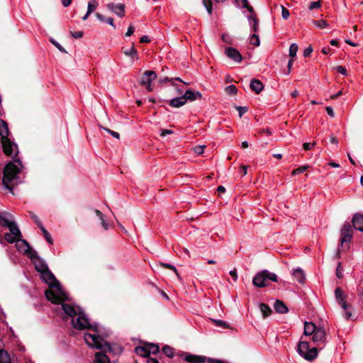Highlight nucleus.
I'll use <instances>...</instances> for the list:
<instances>
[{
  "instance_id": "1",
  "label": "nucleus",
  "mask_w": 363,
  "mask_h": 363,
  "mask_svg": "<svg viewBox=\"0 0 363 363\" xmlns=\"http://www.w3.org/2000/svg\"><path fill=\"white\" fill-rule=\"evenodd\" d=\"M72 325L76 330H91L94 333H86L84 339L86 343L91 348H104V339L99 335L100 330L97 324L91 325L86 315L82 312L77 318L72 319Z\"/></svg>"
},
{
  "instance_id": "2",
  "label": "nucleus",
  "mask_w": 363,
  "mask_h": 363,
  "mask_svg": "<svg viewBox=\"0 0 363 363\" xmlns=\"http://www.w3.org/2000/svg\"><path fill=\"white\" fill-rule=\"evenodd\" d=\"M41 278L49 285L50 287H55L57 289V292L52 289L47 290L45 291V296L47 299L55 303L63 302L65 300V294L60 289V282L55 279V276L49 269L41 273Z\"/></svg>"
},
{
  "instance_id": "3",
  "label": "nucleus",
  "mask_w": 363,
  "mask_h": 363,
  "mask_svg": "<svg viewBox=\"0 0 363 363\" xmlns=\"http://www.w3.org/2000/svg\"><path fill=\"white\" fill-rule=\"evenodd\" d=\"M21 168L22 164L18 159L9 162L4 167L2 182L4 186L11 191H12L14 183L16 184V181Z\"/></svg>"
},
{
  "instance_id": "4",
  "label": "nucleus",
  "mask_w": 363,
  "mask_h": 363,
  "mask_svg": "<svg viewBox=\"0 0 363 363\" xmlns=\"http://www.w3.org/2000/svg\"><path fill=\"white\" fill-rule=\"evenodd\" d=\"M9 130L7 123L0 118V135L4 152L7 156L11 157H16L18 155L17 145L13 143L9 138Z\"/></svg>"
},
{
  "instance_id": "5",
  "label": "nucleus",
  "mask_w": 363,
  "mask_h": 363,
  "mask_svg": "<svg viewBox=\"0 0 363 363\" xmlns=\"http://www.w3.org/2000/svg\"><path fill=\"white\" fill-rule=\"evenodd\" d=\"M270 281L277 282V274L268 270H262L255 274L252 283L256 287L262 288L268 286Z\"/></svg>"
},
{
  "instance_id": "6",
  "label": "nucleus",
  "mask_w": 363,
  "mask_h": 363,
  "mask_svg": "<svg viewBox=\"0 0 363 363\" xmlns=\"http://www.w3.org/2000/svg\"><path fill=\"white\" fill-rule=\"evenodd\" d=\"M104 348L101 349L102 352H96L95 360L94 363H111L108 357L104 354L105 352H113L115 354L121 353L122 348L121 347H113L111 344L104 340Z\"/></svg>"
},
{
  "instance_id": "7",
  "label": "nucleus",
  "mask_w": 363,
  "mask_h": 363,
  "mask_svg": "<svg viewBox=\"0 0 363 363\" xmlns=\"http://www.w3.org/2000/svg\"><path fill=\"white\" fill-rule=\"evenodd\" d=\"M298 352L305 359L311 361L314 359L318 354L316 347L309 348V344L306 341H301L298 345Z\"/></svg>"
},
{
  "instance_id": "8",
  "label": "nucleus",
  "mask_w": 363,
  "mask_h": 363,
  "mask_svg": "<svg viewBox=\"0 0 363 363\" xmlns=\"http://www.w3.org/2000/svg\"><path fill=\"white\" fill-rule=\"evenodd\" d=\"M340 233V247L344 250H347L349 249L348 243L351 242L352 238L351 225L349 223H345L341 228Z\"/></svg>"
},
{
  "instance_id": "9",
  "label": "nucleus",
  "mask_w": 363,
  "mask_h": 363,
  "mask_svg": "<svg viewBox=\"0 0 363 363\" xmlns=\"http://www.w3.org/2000/svg\"><path fill=\"white\" fill-rule=\"evenodd\" d=\"M4 238L5 240L9 243L18 242L16 244L18 250L19 251L23 252L25 254H28L29 250H30V247L28 245V243L26 240H21V238H18L9 233H6Z\"/></svg>"
},
{
  "instance_id": "10",
  "label": "nucleus",
  "mask_w": 363,
  "mask_h": 363,
  "mask_svg": "<svg viewBox=\"0 0 363 363\" xmlns=\"http://www.w3.org/2000/svg\"><path fill=\"white\" fill-rule=\"evenodd\" d=\"M61 309L63 311L65 315L68 317L74 319L75 316H77L80 313H82V310L79 307L75 308L72 305L64 303L61 304Z\"/></svg>"
},
{
  "instance_id": "11",
  "label": "nucleus",
  "mask_w": 363,
  "mask_h": 363,
  "mask_svg": "<svg viewBox=\"0 0 363 363\" xmlns=\"http://www.w3.org/2000/svg\"><path fill=\"white\" fill-rule=\"evenodd\" d=\"M312 340L317 345L323 344L326 342L325 330L323 328H318V330L313 335Z\"/></svg>"
},
{
  "instance_id": "12",
  "label": "nucleus",
  "mask_w": 363,
  "mask_h": 363,
  "mask_svg": "<svg viewBox=\"0 0 363 363\" xmlns=\"http://www.w3.org/2000/svg\"><path fill=\"white\" fill-rule=\"evenodd\" d=\"M225 54L228 57L236 62H241L242 57L239 51L233 48L228 47L225 50Z\"/></svg>"
},
{
  "instance_id": "13",
  "label": "nucleus",
  "mask_w": 363,
  "mask_h": 363,
  "mask_svg": "<svg viewBox=\"0 0 363 363\" xmlns=\"http://www.w3.org/2000/svg\"><path fill=\"white\" fill-rule=\"evenodd\" d=\"M335 296L338 303L342 306V308L344 310L347 311L349 306L347 304L345 301L346 296L340 287L336 288L335 291Z\"/></svg>"
},
{
  "instance_id": "14",
  "label": "nucleus",
  "mask_w": 363,
  "mask_h": 363,
  "mask_svg": "<svg viewBox=\"0 0 363 363\" xmlns=\"http://www.w3.org/2000/svg\"><path fill=\"white\" fill-rule=\"evenodd\" d=\"M106 7L114 12L118 16L123 17L125 13V5L123 4H114L113 3L106 5Z\"/></svg>"
},
{
  "instance_id": "15",
  "label": "nucleus",
  "mask_w": 363,
  "mask_h": 363,
  "mask_svg": "<svg viewBox=\"0 0 363 363\" xmlns=\"http://www.w3.org/2000/svg\"><path fill=\"white\" fill-rule=\"evenodd\" d=\"M157 77L155 72L152 70L145 71L140 79V84L146 85V84H150L152 81L155 80Z\"/></svg>"
},
{
  "instance_id": "16",
  "label": "nucleus",
  "mask_w": 363,
  "mask_h": 363,
  "mask_svg": "<svg viewBox=\"0 0 363 363\" xmlns=\"http://www.w3.org/2000/svg\"><path fill=\"white\" fill-rule=\"evenodd\" d=\"M183 96L186 103L188 101H194L197 99H201L202 94L199 91H194L191 89H188L184 93Z\"/></svg>"
},
{
  "instance_id": "17",
  "label": "nucleus",
  "mask_w": 363,
  "mask_h": 363,
  "mask_svg": "<svg viewBox=\"0 0 363 363\" xmlns=\"http://www.w3.org/2000/svg\"><path fill=\"white\" fill-rule=\"evenodd\" d=\"M353 227L361 232H363V215L355 213L352 218Z\"/></svg>"
},
{
  "instance_id": "18",
  "label": "nucleus",
  "mask_w": 363,
  "mask_h": 363,
  "mask_svg": "<svg viewBox=\"0 0 363 363\" xmlns=\"http://www.w3.org/2000/svg\"><path fill=\"white\" fill-rule=\"evenodd\" d=\"M184 359L186 362L190 363H203L206 362V358L203 356L187 354L184 357Z\"/></svg>"
},
{
  "instance_id": "19",
  "label": "nucleus",
  "mask_w": 363,
  "mask_h": 363,
  "mask_svg": "<svg viewBox=\"0 0 363 363\" xmlns=\"http://www.w3.org/2000/svg\"><path fill=\"white\" fill-rule=\"evenodd\" d=\"M34 265L35 269L40 274L48 269L47 264L39 257H36L34 260Z\"/></svg>"
},
{
  "instance_id": "20",
  "label": "nucleus",
  "mask_w": 363,
  "mask_h": 363,
  "mask_svg": "<svg viewBox=\"0 0 363 363\" xmlns=\"http://www.w3.org/2000/svg\"><path fill=\"white\" fill-rule=\"evenodd\" d=\"M252 90H253L256 94H259L264 88V86L261 81L259 79H252L250 85Z\"/></svg>"
},
{
  "instance_id": "21",
  "label": "nucleus",
  "mask_w": 363,
  "mask_h": 363,
  "mask_svg": "<svg viewBox=\"0 0 363 363\" xmlns=\"http://www.w3.org/2000/svg\"><path fill=\"white\" fill-rule=\"evenodd\" d=\"M169 104L172 107L179 108V107L184 106V104H186V101L184 100L183 95H182L181 96L176 97V98L171 99L169 101Z\"/></svg>"
},
{
  "instance_id": "22",
  "label": "nucleus",
  "mask_w": 363,
  "mask_h": 363,
  "mask_svg": "<svg viewBox=\"0 0 363 363\" xmlns=\"http://www.w3.org/2000/svg\"><path fill=\"white\" fill-rule=\"evenodd\" d=\"M11 215L8 213H0V225L2 227L8 228L13 221H11L9 218Z\"/></svg>"
},
{
  "instance_id": "23",
  "label": "nucleus",
  "mask_w": 363,
  "mask_h": 363,
  "mask_svg": "<svg viewBox=\"0 0 363 363\" xmlns=\"http://www.w3.org/2000/svg\"><path fill=\"white\" fill-rule=\"evenodd\" d=\"M318 330V328L315 326V325L311 322L305 323L304 325V334L306 335H313L314 333Z\"/></svg>"
},
{
  "instance_id": "24",
  "label": "nucleus",
  "mask_w": 363,
  "mask_h": 363,
  "mask_svg": "<svg viewBox=\"0 0 363 363\" xmlns=\"http://www.w3.org/2000/svg\"><path fill=\"white\" fill-rule=\"evenodd\" d=\"M274 310L279 313H286L288 312V308L281 301H276L274 304Z\"/></svg>"
},
{
  "instance_id": "25",
  "label": "nucleus",
  "mask_w": 363,
  "mask_h": 363,
  "mask_svg": "<svg viewBox=\"0 0 363 363\" xmlns=\"http://www.w3.org/2000/svg\"><path fill=\"white\" fill-rule=\"evenodd\" d=\"M247 19L254 33H257L259 28V21L256 16H249Z\"/></svg>"
},
{
  "instance_id": "26",
  "label": "nucleus",
  "mask_w": 363,
  "mask_h": 363,
  "mask_svg": "<svg viewBox=\"0 0 363 363\" xmlns=\"http://www.w3.org/2000/svg\"><path fill=\"white\" fill-rule=\"evenodd\" d=\"M293 276L300 283L303 284L305 280V275L303 270L300 268H297L294 270Z\"/></svg>"
},
{
  "instance_id": "27",
  "label": "nucleus",
  "mask_w": 363,
  "mask_h": 363,
  "mask_svg": "<svg viewBox=\"0 0 363 363\" xmlns=\"http://www.w3.org/2000/svg\"><path fill=\"white\" fill-rule=\"evenodd\" d=\"M135 353L143 357H147L149 356L147 347L145 346H138L135 348Z\"/></svg>"
},
{
  "instance_id": "28",
  "label": "nucleus",
  "mask_w": 363,
  "mask_h": 363,
  "mask_svg": "<svg viewBox=\"0 0 363 363\" xmlns=\"http://www.w3.org/2000/svg\"><path fill=\"white\" fill-rule=\"evenodd\" d=\"M123 53L126 55V56H129L133 60H138V51L135 48L134 45H133L131 46V48H130L129 49H127V50H125L123 51Z\"/></svg>"
},
{
  "instance_id": "29",
  "label": "nucleus",
  "mask_w": 363,
  "mask_h": 363,
  "mask_svg": "<svg viewBox=\"0 0 363 363\" xmlns=\"http://www.w3.org/2000/svg\"><path fill=\"white\" fill-rule=\"evenodd\" d=\"M9 231L11 234L14 235L18 238L21 237V231L18 227L16 225L15 222H13L9 227Z\"/></svg>"
},
{
  "instance_id": "30",
  "label": "nucleus",
  "mask_w": 363,
  "mask_h": 363,
  "mask_svg": "<svg viewBox=\"0 0 363 363\" xmlns=\"http://www.w3.org/2000/svg\"><path fill=\"white\" fill-rule=\"evenodd\" d=\"M11 359L8 352L5 350H0V363H10Z\"/></svg>"
},
{
  "instance_id": "31",
  "label": "nucleus",
  "mask_w": 363,
  "mask_h": 363,
  "mask_svg": "<svg viewBox=\"0 0 363 363\" xmlns=\"http://www.w3.org/2000/svg\"><path fill=\"white\" fill-rule=\"evenodd\" d=\"M259 310L264 318L269 316L272 313V309L265 303H261L259 305Z\"/></svg>"
},
{
  "instance_id": "32",
  "label": "nucleus",
  "mask_w": 363,
  "mask_h": 363,
  "mask_svg": "<svg viewBox=\"0 0 363 363\" xmlns=\"http://www.w3.org/2000/svg\"><path fill=\"white\" fill-rule=\"evenodd\" d=\"M98 5H99V4L96 0L89 1L88 3V6H87L88 13H93L95 11V9L97 8Z\"/></svg>"
},
{
  "instance_id": "33",
  "label": "nucleus",
  "mask_w": 363,
  "mask_h": 363,
  "mask_svg": "<svg viewBox=\"0 0 363 363\" xmlns=\"http://www.w3.org/2000/svg\"><path fill=\"white\" fill-rule=\"evenodd\" d=\"M149 355L150 354H155L159 352L160 347L157 345L148 344L147 345Z\"/></svg>"
},
{
  "instance_id": "34",
  "label": "nucleus",
  "mask_w": 363,
  "mask_h": 363,
  "mask_svg": "<svg viewBox=\"0 0 363 363\" xmlns=\"http://www.w3.org/2000/svg\"><path fill=\"white\" fill-rule=\"evenodd\" d=\"M313 24L315 25V26H317L318 28H327L328 26V23L325 20H313L312 21Z\"/></svg>"
},
{
  "instance_id": "35",
  "label": "nucleus",
  "mask_w": 363,
  "mask_h": 363,
  "mask_svg": "<svg viewBox=\"0 0 363 363\" xmlns=\"http://www.w3.org/2000/svg\"><path fill=\"white\" fill-rule=\"evenodd\" d=\"M162 352L167 355L168 357H174V351L173 348L169 346L165 345L162 347Z\"/></svg>"
},
{
  "instance_id": "36",
  "label": "nucleus",
  "mask_w": 363,
  "mask_h": 363,
  "mask_svg": "<svg viewBox=\"0 0 363 363\" xmlns=\"http://www.w3.org/2000/svg\"><path fill=\"white\" fill-rule=\"evenodd\" d=\"M298 47L296 43H293L290 45L289 48V56L291 58H294L296 55V52L298 51Z\"/></svg>"
},
{
  "instance_id": "37",
  "label": "nucleus",
  "mask_w": 363,
  "mask_h": 363,
  "mask_svg": "<svg viewBox=\"0 0 363 363\" xmlns=\"http://www.w3.org/2000/svg\"><path fill=\"white\" fill-rule=\"evenodd\" d=\"M40 229L41 230V231L43 232V236L45 238V239L50 243V244H52V238H51V235L48 232V230L44 228V226L43 225L42 227L40 228Z\"/></svg>"
},
{
  "instance_id": "38",
  "label": "nucleus",
  "mask_w": 363,
  "mask_h": 363,
  "mask_svg": "<svg viewBox=\"0 0 363 363\" xmlns=\"http://www.w3.org/2000/svg\"><path fill=\"white\" fill-rule=\"evenodd\" d=\"M250 44L253 45H255V46H259L260 43H259V36L255 33H253L251 37H250Z\"/></svg>"
},
{
  "instance_id": "39",
  "label": "nucleus",
  "mask_w": 363,
  "mask_h": 363,
  "mask_svg": "<svg viewBox=\"0 0 363 363\" xmlns=\"http://www.w3.org/2000/svg\"><path fill=\"white\" fill-rule=\"evenodd\" d=\"M308 167H309L308 165L301 166V167H298L297 169H295L294 170H293L292 175H296V174H301V173L304 172Z\"/></svg>"
},
{
  "instance_id": "40",
  "label": "nucleus",
  "mask_w": 363,
  "mask_h": 363,
  "mask_svg": "<svg viewBox=\"0 0 363 363\" xmlns=\"http://www.w3.org/2000/svg\"><path fill=\"white\" fill-rule=\"evenodd\" d=\"M159 264L160 266L163 267L164 268H167V269L172 270L179 277V273L174 266H173L170 264H168V263H164V262H160Z\"/></svg>"
},
{
  "instance_id": "41",
  "label": "nucleus",
  "mask_w": 363,
  "mask_h": 363,
  "mask_svg": "<svg viewBox=\"0 0 363 363\" xmlns=\"http://www.w3.org/2000/svg\"><path fill=\"white\" fill-rule=\"evenodd\" d=\"M225 91L229 95H235L237 94L238 89L235 85H229L225 88Z\"/></svg>"
},
{
  "instance_id": "42",
  "label": "nucleus",
  "mask_w": 363,
  "mask_h": 363,
  "mask_svg": "<svg viewBox=\"0 0 363 363\" xmlns=\"http://www.w3.org/2000/svg\"><path fill=\"white\" fill-rule=\"evenodd\" d=\"M203 4L206 7L208 13L211 14L212 13V2L211 0H203Z\"/></svg>"
},
{
  "instance_id": "43",
  "label": "nucleus",
  "mask_w": 363,
  "mask_h": 363,
  "mask_svg": "<svg viewBox=\"0 0 363 363\" xmlns=\"http://www.w3.org/2000/svg\"><path fill=\"white\" fill-rule=\"evenodd\" d=\"M29 213H30V218L34 220V222L36 223V225L38 226V228H40V227H42L43 224L40 222L38 217L33 212H30Z\"/></svg>"
},
{
  "instance_id": "44",
  "label": "nucleus",
  "mask_w": 363,
  "mask_h": 363,
  "mask_svg": "<svg viewBox=\"0 0 363 363\" xmlns=\"http://www.w3.org/2000/svg\"><path fill=\"white\" fill-rule=\"evenodd\" d=\"M205 145H196L193 148L194 152L197 155H201L203 152Z\"/></svg>"
},
{
  "instance_id": "45",
  "label": "nucleus",
  "mask_w": 363,
  "mask_h": 363,
  "mask_svg": "<svg viewBox=\"0 0 363 363\" xmlns=\"http://www.w3.org/2000/svg\"><path fill=\"white\" fill-rule=\"evenodd\" d=\"M213 322L215 323L216 325L223 327V328H228V325L220 320H213Z\"/></svg>"
},
{
  "instance_id": "46",
  "label": "nucleus",
  "mask_w": 363,
  "mask_h": 363,
  "mask_svg": "<svg viewBox=\"0 0 363 363\" xmlns=\"http://www.w3.org/2000/svg\"><path fill=\"white\" fill-rule=\"evenodd\" d=\"M290 13L287 9L281 6V16L284 19L286 20L289 18Z\"/></svg>"
},
{
  "instance_id": "47",
  "label": "nucleus",
  "mask_w": 363,
  "mask_h": 363,
  "mask_svg": "<svg viewBox=\"0 0 363 363\" xmlns=\"http://www.w3.org/2000/svg\"><path fill=\"white\" fill-rule=\"evenodd\" d=\"M358 294L359 296L363 299V277L359 280L358 286Z\"/></svg>"
},
{
  "instance_id": "48",
  "label": "nucleus",
  "mask_w": 363,
  "mask_h": 363,
  "mask_svg": "<svg viewBox=\"0 0 363 363\" xmlns=\"http://www.w3.org/2000/svg\"><path fill=\"white\" fill-rule=\"evenodd\" d=\"M101 128H103L104 130H106L107 133H108L109 134H111L113 137L117 138V139H119L120 138V134L118 133V132H115V131H113L108 128H104V127H101Z\"/></svg>"
},
{
  "instance_id": "49",
  "label": "nucleus",
  "mask_w": 363,
  "mask_h": 363,
  "mask_svg": "<svg viewBox=\"0 0 363 363\" xmlns=\"http://www.w3.org/2000/svg\"><path fill=\"white\" fill-rule=\"evenodd\" d=\"M321 6L320 2L319 1H313L311 2L308 6L309 10H313L314 9H318Z\"/></svg>"
},
{
  "instance_id": "50",
  "label": "nucleus",
  "mask_w": 363,
  "mask_h": 363,
  "mask_svg": "<svg viewBox=\"0 0 363 363\" xmlns=\"http://www.w3.org/2000/svg\"><path fill=\"white\" fill-rule=\"evenodd\" d=\"M50 42L54 45L60 52H66V50L64 49L60 43H58L56 40L51 39Z\"/></svg>"
},
{
  "instance_id": "51",
  "label": "nucleus",
  "mask_w": 363,
  "mask_h": 363,
  "mask_svg": "<svg viewBox=\"0 0 363 363\" xmlns=\"http://www.w3.org/2000/svg\"><path fill=\"white\" fill-rule=\"evenodd\" d=\"M315 145H316L315 142H313L312 143H303V149L305 150H309L312 149Z\"/></svg>"
},
{
  "instance_id": "52",
  "label": "nucleus",
  "mask_w": 363,
  "mask_h": 363,
  "mask_svg": "<svg viewBox=\"0 0 363 363\" xmlns=\"http://www.w3.org/2000/svg\"><path fill=\"white\" fill-rule=\"evenodd\" d=\"M237 110L239 112V116L241 117L247 111V108L244 106H238Z\"/></svg>"
},
{
  "instance_id": "53",
  "label": "nucleus",
  "mask_w": 363,
  "mask_h": 363,
  "mask_svg": "<svg viewBox=\"0 0 363 363\" xmlns=\"http://www.w3.org/2000/svg\"><path fill=\"white\" fill-rule=\"evenodd\" d=\"M72 36L74 38H80L83 36V31H77V32H70Z\"/></svg>"
},
{
  "instance_id": "54",
  "label": "nucleus",
  "mask_w": 363,
  "mask_h": 363,
  "mask_svg": "<svg viewBox=\"0 0 363 363\" xmlns=\"http://www.w3.org/2000/svg\"><path fill=\"white\" fill-rule=\"evenodd\" d=\"M134 31H135V28H134V26L130 25V26L128 27V30H127V32H126V33H125V35H126V36H130L131 35H133V34Z\"/></svg>"
},
{
  "instance_id": "55",
  "label": "nucleus",
  "mask_w": 363,
  "mask_h": 363,
  "mask_svg": "<svg viewBox=\"0 0 363 363\" xmlns=\"http://www.w3.org/2000/svg\"><path fill=\"white\" fill-rule=\"evenodd\" d=\"M313 52V49L311 46L306 48L303 51V55L304 57H308L311 55V53Z\"/></svg>"
},
{
  "instance_id": "56",
  "label": "nucleus",
  "mask_w": 363,
  "mask_h": 363,
  "mask_svg": "<svg viewBox=\"0 0 363 363\" xmlns=\"http://www.w3.org/2000/svg\"><path fill=\"white\" fill-rule=\"evenodd\" d=\"M336 69L340 74H342L344 75L347 74L346 69L344 67H342V66H337Z\"/></svg>"
},
{
  "instance_id": "57",
  "label": "nucleus",
  "mask_w": 363,
  "mask_h": 363,
  "mask_svg": "<svg viewBox=\"0 0 363 363\" xmlns=\"http://www.w3.org/2000/svg\"><path fill=\"white\" fill-rule=\"evenodd\" d=\"M326 109V111H327V113L330 116V117H334L335 116V113L333 111V109L332 107L330 106H327L325 108Z\"/></svg>"
},
{
  "instance_id": "58",
  "label": "nucleus",
  "mask_w": 363,
  "mask_h": 363,
  "mask_svg": "<svg viewBox=\"0 0 363 363\" xmlns=\"http://www.w3.org/2000/svg\"><path fill=\"white\" fill-rule=\"evenodd\" d=\"M172 85L175 86V89H176V91H177V94L179 95H183L184 94V89L181 87H179V86H177V84H175L174 83H172Z\"/></svg>"
},
{
  "instance_id": "59",
  "label": "nucleus",
  "mask_w": 363,
  "mask_h": 363,
  "mask_svg": "<svg viewBox=\"0 0 363 363\" xmlns=\"http://www.w3.org/2000/svg\"><path fill=\"white\" fill-rule=\"evenodd\" d=\"M235 1L238 4H240L242 8L247 6V4H248L247 0H235Z\"/></svg>"
},
{
  "instance_id": "60",
  "label": "nucleus",
  "mask_w": 363,
  "mask_h": 363,
  "mask_svg": "<svg viewBox=\"0 0 363 363\" xmlns=\"http://www.w3.org/2000/svg\"><path fill=\"white\" fill-rule=\"evenodd\" d=\"M173 133V131L172 130H168V129H162L161 130V136L164 137L167 134H172Z\"/></svg>"
},
{
  "instance_id": "61",
  "label": "nucleus",
  "mask_w": 363,
  "mask_h": 363,
  "mask_svg": "<svg viewBox=\"0 0 363 363\" xmlns=\"http://www.w3.org/2000/svg\"><path fill=\"white\" fill-rule=\"evenodd\" d=\"M229 274L233 278L234 281H236L238 279V275H237V272H236L235 269L230 271Z\"/></svg>"
},
{
  "instance_id": "62",
  "label": "nucleus",
  "mask_w": 363,
  "mask_h": 363,
  "mask_svg": "<svg viewBox=\"0 0 363 363\" xmlns=\"http://www.w3.org/2000/svg\"><path fill=\"white\" fill-rule=\"evenodd\" d=\"M247 166L245 165H242L240 167V173L242 174V176H245L247 174Z\"/></svg>"
},
{
  "instance_id": "63",
  "label": "nucleus",
  "mask_w": 363,
  "mask_h": 363,
  "mask_svg": "<svg viewBox=\"0 0 363 363\" xmlns=\"http://www.w3.org/2000/svg\"><path fill=\"white\" fill-rule=\"evenodd\" d=\"M96 17L100 21H103V22H105L106 21V18L105 17L101 15V13H96L95 14Z\"/></svg>"
},
{
  "instance_id": "64",
  "label": "nucleus",
  "mask_w": 363,
  "mask_h": 363,
  "mask_svg": "<svg viewBox=\"0 0 363 363\" xmlns=\"http://www.w3.org/2000/svg\"><path fill=\"white\" fill-rule=\"evenodd\" d=\"M147 363H160L159 361L155 358H149L147 359Z\"/></svg>"
}]
</instances>
